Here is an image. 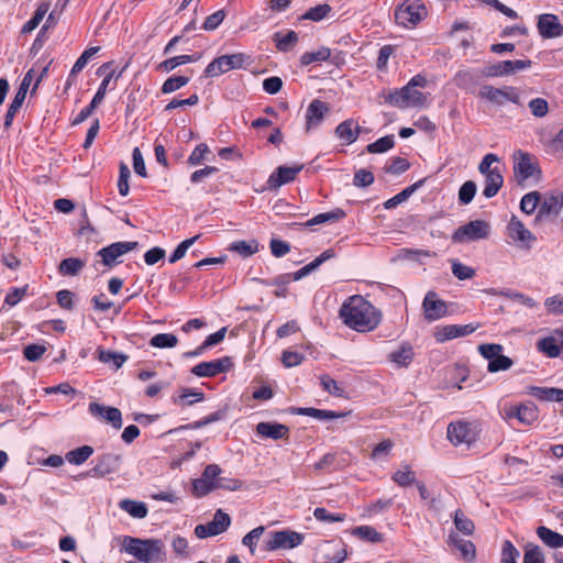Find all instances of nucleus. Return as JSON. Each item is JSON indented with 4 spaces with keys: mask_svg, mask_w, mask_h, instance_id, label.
<instances>
[{
    "mask_svg": "<svg viewBox=\"0 0 563 563\" xmlns=\"http://www.w3.org/2000/svg\"><path fill=\"white\" fill-rule=\"evenodd\" d=\"M344 324L357 332H369L378 327L382 312L360 295L351 296L340 308Z\"/></svg>",
    "mask_w": 563,
    "mask_h": 563,
    "instance_id": "1",
    "label": "nucleus"
},
{
    "mask_svg": "<svg viewBox=\"0 0 563 563\" xmlns=\"http://www.w3.org/2000/svg\"><path fill=\"white\" fill-rule=\"evenodd\" d=\"M124 550L143 563H158L166 560L165 545L159 539L124 537Z\"/></svg>",
    "mask_w": 563,
    "mask_h": 563,
    "instance_id": "2",
    "label": "nucleus"
},
{
    "mask_svg": "<svg viewBox=\"0 0 563 563\" xmlns=\"http://www.w3.org/2000/svg\"><path fill=\"white\" fill-rule=\"evenodd\" d=\"M490 232L488 222L484 220H473L459 227L452 234L453 243H468L473 241L487 239Z\"/></svg>",
    "mask_w": 563,
    "mask_h": 563,
    "instance_id": "3",
    "label": "nucleus"
},
{
    "mask_svg": "<svg viewBox=\"0 0 563 563\" xmlns=\"http://www.w3.org/2000/svg\"><path fill=\"white\" fill-rule=\"evenodd\" d=\"M250 57L244 53L222 55L214 58L205 69L207 77H216L231 69H241Z\"/></svg>",
    "mask_w": 563,
    "mask_h": 563,
    "instance_id": "4",
    "label": "nucleus"
},
{
    "mask_svg": "<svg viewBox=\"0 0 563 563\" xmlns=\"http://www.w3.org/2000/svg\"><path fill=\"white\" fill-rule=\"evenodd\" d=\"M426 16L427 8L419 0H407L395 11L397 23L404 26L416 25Z\"/></svg>",
    "mask_w": 563,
    "mask_h": 563,
    "instance_id": "5",
    "label": "nucleus"
},
{
    "mask_svg": "<svg viewBox=\"0 0 563 563\" xmlns=\"http://www.w3.org/2000/svg\"><path fill=\"white\" fill-rule=\"evenodd\" d=\"M532 62L530 59L503 60L490 64L481 69L483 77H503L514 74L518 70L529 68Z\"/></svg>",
    "mask_w": 563,
    "mask_h": 563,
    "instance_id": "6",
    "label": "nucleus"
},
{
    "mask_svg": "<svg viewBox=\"0 0 563 563\" xmlns=\"http://www.w3.org/2000/svg\"><path fill=\"white\" fill-rule=\"evenodd\" d=\"M448 439L450 442L457 446L460 444H467L476 441V431L472 423L465 421L451 422L448 426Z\"/></svg>",
    "mask_w": 563,
    "mask_h": 563,
    "instance_id": "7",
    "label": "nucleus"
},
{
    "mask_svg": "<svg viewBox=\"0 0 563 563\" xmlns=\"http://www.w3.org/2000/svg\"><path fill=\"white\" fill-rule=\"evenodd\" d=\"M232 365L231 358L224 356L209 362H201L195 365L190 372L198 377H214L221 373L228 372Z\"/></svg>",
    "mask_w": 563,
    "mask_h": 563,
    "instance_id": "8",
    "label": "nucleus"
},
{
    "mask_svg": "<svg viewBox=\"0 0 563 563\" xmlns=\"http://www.w3.org/2000/svg\"><path fill=\"white\" fill-rule=\"evenodd\" d=\"M122 457L120 454L106 453L97 457L95 466L85 475L92 477H104L117 472Z\"/></svg>",
    "mask_w": 563,
    "mask_h": 563,
    "instance_id": "9",
    "label": "nucleus"
},
{
    "mask_svg": "<svg viewBox=\"0 0 563 563\" xmlns=\"http://www.w3.org/2000/svg\"><path fill=\"white\" fill-rule=\"evenodd\" d=\"M303 541V534L291 531L282 530L276 531L272 534L271 540L267 542L266 550L274 551L280 548L294 549L300 545Z\"/></svg>",
    "mask_w": 563,
    "mask_h": 563,
    "instance_id": "10",
    "label": "nucleus"
},
{
    "mask_svg": "<svg viewBox=\"0 0 563 563\" xmlns=\"http://www.w3.org/2000/svg\"><path fill=\"white\" fill-rule=\"evenodd\" d=\"M139 243L132 242H115L97 252V255L101 257V262L104 266L112 267L115 261L121 255L131 252L137 247Z\"/></svg>",
    "mask_w": 563,
    "mask_h": 563,
    "instance_id": "11",
    "label": "nucleus"
},
{
    "mask_svg": "<svg viewBox=\"0 0 563 563\" xmlns=\"http://www.w3.org/2000/svg\"><path fill=\"white\" fill-rule=\"evenodd\" d=\"M563 207V194L552 192L547 195L539 205V211L536 217V221H542L544 219L555 218Z\"/></svg>",
    "mask_w": 563,
    "mask_h": 563,
    "instance_id": "12",
    "label": "nucleus"
},
{
    "mask_svg": "<svg viewBox=\"0 0 563 563\" xmlns=\"http://www.w3.org/2000/svg\"><path fill=\"white\" fill-rule=\"evenodd\" d=\"M506 417L516 418L525 426H531L539 418V409L532 401H527L519 406H511L505 411Z\"/></svg>",
    "mask_w": 563,
    "mask_h": 563,
    "instance_id": "13",
    "label": "nucleus"
},
{
    "mask_svg": "<svg viewBox=\"0 0 563 563\" xmlns=\"http://www.w3.org/2000/svg\"><path fill=\"white\" fill-rule=\"evenodd\" d=\"M507 234L514 242L526 249H530V243L536 241V236L516 216L511 217L507 225Z\"/></svg>",
    "mask_w": 563,
    "mask_h": 563,
    "instance_id": "14",
    "label": "nucleus"
},
{
    "mask_svg": "<svg viewBox=\"0 0 563 563\" xmlns=\"http://www.w3.org/2000/svg\"><path fill=\"white\" fill-rule=\"evenodd\" d=\"M423 312L424 318L428 321H434L442 317H444L448 312V307L444 300L438 299V295L435 291H428L423 302Z\"/></svg>",
    "mask_w": 563,
    "mask_h": 563,
    "instance_id": "15",
    "label": "nucleus"
},
{
    "mask_svg": "<svg viewBox=\"0 0 563 563\" xmlns=\"http://www.w3.org/2000/svg\"><path fill=\"white\" fill-rule=\"evenodd\" d=\"M537 27L543 38H554L563 35V25L555 14L543 13L538 18Z\"/></svg>",
    "mask_w": 563,
    "mask_h": 563,
    "instance_id": "16",
    "label": "nucleus"
},
{
    "mask_svg": "<svg viewBox=\"0 0 563 563\" xmlns=\"http://www.w3.org/2000/svg\"><path fill=\"white\" fill-rule=\"evenodd\" d=\"M303 168V165L298 166H279L275 169V172L268 177L267 188L271 190H276L285 184H289L295 180L298 173Z\"/></svg>",
    "mask_w": 563,
    "mask_h": 563,
    "instance_id": "17",
    "label": "nucleus"
},
{
    "mask_svg": "<svg viewBox=\"0 0 563 563\" xmlns=\"http://www.w3.org/2000/svg\"><path fill=\"white\" fill-rule=\"evenodd\" d=\"M88 409L93 417L106 420L107 422L111 423L114 429H120L122 427V415L118 408L107 407L98 402H91Z\"/></svg>",
    "mask_w": 563,
    "mask_h": 563,
    "instance_id": "18",
    "label": "nucleus"
},
{
    "mask_svg": "<svg viewBox=\"0 0 563 563\" xmlns=\"http://www.w3.org/2000/svg\"><path fill=\"white\" fill-rule=\"evenodd\" d=\"M329 111L330 108L327 102L320 99H313L307 108L306 130L310 131L312 128L319 125Z\"/></svg>",
    "mask_w": 563,
    "mask_h": 563,
    "instance_id": "19",
    "label": "nucleus"
},
{
    "mask_svg": "<svg viewBox=\"0 0 563 563\" xmlns=\"http://www.w3.org/2000/svg\"><path fill=\"white\" fill-rule=\"evenodd\" d=\"M320 552L323 563H342L347 556L345 548L334 541H325Z\"/></svg>",
    "mask_w": 563,
    "mask_h": 563,
    "instance_id": "20",
    "label": "nucleus"
},
{
    "mask_svg": "<svg viewBox=\"0 0 563 563\" xmlns=\"http://www.w3.org/2000/svg\"><path fill=\"white\" fill-rule=\"evenodd\" d=\"M256 432L263 438L280 440L288 438L289 428L277 422H260L256 426Z\"/></svg>",
    "mask_w": 563,
    "mask_h": 563,
    "instance_id": "21",
    "label": "nucleus"
},
{
    "mask_svg": "<svg viewBox=\"0 0 563 563\" xmlns=\"http://www.w3.org/2000/svg\"><path fill=\"white\" fill-rule=\"evenodd\" d=\"M475 327L473 324H450L442 327L437 333L435 338L439 342H444L446 340L455 339L459 336H465L475 331Z\"/></svg>",
    "mask_w": 563,
    "mask_h": 563,
    "instance_id": "22",
    "label": "nucleus"
},
{
    "mask_svg": "<svg viewBox=\"0 0 563 563\" xmlns=\"http://www.w3.org/2000/svg\"><path fill=\"white\" fill-rule=\"evenodd\" d=\"M449 544L460 551L464 561L471 562L475 559L476 549L472 541L462 539L456 532L449 534Z\"/></svg>",
    "mask_w": 563,
    "mask_h": 563,
    "instance_id": "23",
    "label": "nucleus"
},
{
    "mask_svg": "<svg viewBox=\"0 0 563 563\" xmlns=\"http://www.w3.org/2000/svg\"><path fill=\"white\" fill-rule=\"evenodd\" d=\"M291 412L300 416H308L318 420L343 418L351 413V411L335 412L331 410L317 409L311 407L292 408Z\"/></svg>",
    "mask_w": 563,
    "mask_h": 563,
    "instance_id": "24",
    "label": "nucleus"
},
{
    "mask_svg": "<svg viewBox=\"0 0 563 563\" xmlns=\"http://www.w3.org/2000/svg\"><path fill=\"white\" fill-rule=\"evenodd\" d=\"M528 394L542 401H563V389L561 388L530 386Z\"/></svg>",
    "mask_w": 563,
    "mask_h": 563,
    "instance_id": "25",
    "label": "nucleus"
},
{
    "mask_svg": "<svg viewBox=\"0 0 563 563\" xmlns=\"http://www.w3.org/2000/svg\"><path fill=\"white\" fill-rule=\"evenodd\" d=\"M360 133L361 128L355 124L353 119L344 120L335 129L336 136L345 141L347 144L354 143L360 136Z\"/></svg>",
    "mask_w": 563,
    "mask_h": 563,
    "instance_id": "26",
    "label": "nucleus"
},
{
    "mask_svg": "<svg viewBox=\"0 0 563 563\" xmlns=\"http://www.w3.org/2000/svg\"><path fill=\"white\" fill-rule=\"evenodd\" d=\"M346 216L345 211L336 208L334 210H331L329 212L319 213L311 218L310 220L306 221L305 223H301L300 225L309 228L312 225L323 224L327 222H336L341 219H343Z\"/></svg>",
    "mask_w": 563,
    "mask_h": 563,
    "instance_id": "27",
    "label": "nucleus"
},
{
    "mask_svg": "<svg viewBox=\"0 0 563 563\" xmlns=\"http://www.w3.org/2000/svg\"><path fill=\"white\" fill-rule=\"evenodd\" d=\"M485 177V186L483 189V196L485 198L495 197L504 184V177L500 172L489 173V175H484Z\"/></svg>",
    "mask_w": 563,
    "mask_h": 563,
    "instance_id": "28",
    "label": "nucleus"
},
{
    "mask_svg": "<svg viewBox=\"0 0 563 563\" xmlns=\"http://www.w3.org/2000/svg\"><path fill=\"white\" fill-rule=\"evenodd\" d=\"M537 534L549 548L559 549L563 547V534L558 533L544 526L537 528Z\"/></svg>",
    "mask_w": 563,
    "mask_h": 563,
    "instance_id": "29",
    "label": "nucleus"
},
{
    "mask_svg": "<svg viewBox=\"0 0 563 563\" xmlns=\"http://www.w3.org/2000/svg\"><path fill=\"white\" fill-rule=\"evenodd\" d=\"M231 525L230 516L222 509H218L213 519L207 523L208 530H211L213 536H218L228 530Z\"/></svg>",
    "mask_w": 563,
    "mask_h": 563,
    "instance_id": "30",
    "label": "nucleus"
},
{
    "mask_svg": "<svg viewBox=\"0 0 563 563\" xmlns=\"http://www.w3.org/2000/svg\"><path fill=\"white\" fill-rule=\"evenodd\" d=\"M120 508L126 511L131 517L143 519L147 516V507L145 503L132 499H122L119 504Z\"/></svg>",
    "mask_w": 563,
    "mask_h": 563,
    "instance_id": "31",
    "label": "nucleus"
},
{
    "mask_svg": "<svg viewBox=\"0 0 563 563\" xmlns=\"http://www.w3.org/2000/svg\"><path fill=\"white\" fill-rule=\"evenodd\" d=\"M205 394L197 389L183 388L178 396L173 397V401L180 406H191L196 402L202 401Z\"/></svg>",
    "mask_w": 563,
    "mask_h": 563,
    "instance_id": "32",
    "label": "nucleus"
},
{
    "mask_svg": "<svg viewBox=\"0 0 563 563\" xmlns=\"http://www.w3.org/2000/svg\"><path fill=\"white\" fill-rule=\"evenodd\" d=\"M536 166L531 161L528 153L519 152V158L515 164V172L519 174L522 179H528L533 176Z\"/></svg>",
    "mask_w": 563,
    "mask_h": 563,
    "instance_id": "33",
    "label": "nucleus"
},
{
    "mask_svg": "<svg viewBox=\"0 0 563 563\" xmlns=\"http://www.w3.org/2000/svg\"><path fill=\"white\" fill-rule=\"evenodd\" d=\"M273 41L279 52H288L298 42V34L295 31H288L285 35L276 32L273 35Z\"/></svg>",
    "mask_w": 563,
    "mask_h": 563,
    "instance_id": "34",
    "label": "nucleus"
},
{
    "mask_svg": "<svg viewBox=\"0 0 563 563\" xmlns=\"http://www.w3.org/2000/svg\"><path fill=\"white\" fill-rule=\"evenodd\" d=\"M93 454V448L90 445H82L80 448L74 449L66 453V460L70 464L81 465L85 463L91 455Z\"/></svg>",
    "mask_w": 563,
    "mask_h": 563,
    "instance_id": "35",
    "label": "nucleus"
},
{
    "mask_svg": "<svg viewBox=\"0 0 563 563\" xmlns=\"http://www.w3.org/2000/svg\"><path fill=\"white\" fill-rule=\"evenodd\" d=\"M49 10V3L43 2L35 10L33 16L22 26L21 33L26 34L35 30Z\"/></svg>",
    "mask_w": 563,
    "mask_h": 563,
    "instance_id": "36",
    "label": "nucleus"
},
{
    "mask_svg": "<svg viewBox=\"0 0 563 563\" xmlns=\"http://www.w3.org/2000/svg\"><path fill=\"white\" fill-rule=\"evenodd\" d=\"M479 97L496 104H503L506 98V88L500 89L485 85L479 90Z\"/></svg>",
    "mask_w": 563,
    "mask_h": 563,
    "instance_id": "37",
    "label": "nucleus"
},
{
    "mask_svg": "<svg viewBox=\"0 0 563 563\" xmlns=\"http://www.w3.org/2000/svg\"><path fill=\"white\" fill-rule=\"evenodd\" d=\"M412 357L413 351L409 344H404L389 354V360L399 366H407L412 361Z\"/></svg>",
    "mask_w": 563,
    "mask_h": 563,
    "instance_id": "38",
    "label": "nucleus"
},
{
    "mask_svg": "<svg viewBox=\"0 0 563 563\" xmlns=\"http://www.w3.org/2000/svg\"><path fill=\"white\" fill-rule=\"evenodd\" d=\"M407 90L408 87L405 86L400 89L390 90L386 95L384 93L385 101L398 108H407L409 99Z\"/></svg>",
    "mask_w": 563,
    "mask_h": 563,
    "instance_id": "39",
    "label": "nucleus"
},
{
    "mask_svg": "<svg viewBox=\"0 0 563 563\" xmlns=\"http://www.w3.org/2000/svg\"><path fill=\"white\" fill-rule=\"evenodd\" d=\"M453 521L455 528L463 534L472 536L474 533V522L461 509L455 510Z\"/></svg>",
    "mask_w": 563,
    "mask_h": 563,
    "instance_id": "40",
    "label": "nucleus"
},
{
    "mask_svg": "<svg viewBox=\"0 0 563 563\" xmlns=\"http://www.w3.org/2000/svg\"><path fill=\"white\" fill-rule=\"evenodd\" d=\"M98 353V360L102 363H110L112 362L114 364V368L119 369L123 363L128 360V356L125 354L113 352V351H106L101 347L97 349Z\"/></svg>",
    "mask_w": 563,
    "mask_h": 563,
    "instance_id": "41",
    "label": "nucleus"
},
{
    "mask_svg": "<svg viewBox=\"0 0 563 563\" xmlns=\"http://www.w3.org/2000/svg\"><path fill=\"white\" fill-rule=\"evenodd\" d=\"M84 266V261L76 257H68L60 262L58 268L59 273L64 276H75L82 269Z\"/></svg>",
    "mask_w": 563,
    "mask_h": 563,
    "instance_id": "42",
    "label": "nucleus"
},
{
    "mask_svg": "<svg viewBox=\"0 0 563 563\" xmlns=\"http://www.w3.org/2000/svg\"><path fill=\"white\" fill-rule=\"evenodd\" d=\"M537 347L549 357H558L561 354V346L556 344L553 336H547L539 340Z\"/></svg>",
    "mask_w": 563,
    "mask_h": 563,
    "instance_id": "43",
    "label": "nucleus"
},
{
    "mask_svg": "<svg viewBox=\"0 0 563 563\" xmlns=\"http://www.w3.org/2000/svg\"><path fill=\"white\" fill-rule=\"evenodd\" d=\"M199 58H200V55L174 56V57L168 58V59L164 60L163 63H161L159 68H162L166 71H170L174 68H176L183 64L192 63V62L198 60Z\"/></svg>",
    "mask_w": 563,
    "mask_h": 563,
    "instance_id": "44",
    "label": "nucleus"
},
{
    "mask_svg": "<svg viewBox=\"0 0 563 563\" xmlns=\"http://www.w3.org/2000/svg\"><path fill=\"white\" fill-rule=\"evenodd\" d=\"M178 343V339L173 333H158L155 334L151 340L150 344L157 349L174 347Z\"/></svg>",
    "mask_w": 563,
    "mask_h": 563,
    "instance_id": "45",
    "label": "nucleus"
},
{
    "mask_svg": "<svg viewBox=\"0 0 563 563\" xmlns=\"http://www.w3.org/2000/svg\"><path fill=\"white\" fill-rule=\"evenodd\" d=\"M353 534L357 536L362 540H366L373 543H377L383 540L382 533H379L375 528L369 526H361L354 528Z\"/></svg>",
    "mask_w": 563,
    "mask_h": 563,
    "instance_id": "46",
    "label": "nucleus"
},
{
    "mask_svg": "<svg viewBox=\"0 0 563 563\" xmlns=\"http://www.w3.org/2000/svg\"><path fill=\"white\" fill-rule=\"evenodd\" d=\"M395 146L394 135H386L367 145L368 153H385Z\"/></svg>",
    "mask_w": 563,
    "mask_h": 563,
    "instance_id": "47",
    "label": "nucleus"
},
{
    "mask_svg": "<svg viewBox=\"0 0 563 563\" xmlns=\"http://www.w3.org/2000/svg\"><path fill=\"white\" fill-rule=\"evenodd\" d=\"M331 51L328 47H321L317 52H306L300 57V63L303 66L310 65L314 62H324L329 59Z\"/></svg>",
    "mask_w": 563,
    "mask_h": 563,
    "instance_id": "48",
    "label": "nucleus"
},
{
    "mask_svg": "<svg viewBox=\"0 0 563 563\" xmlns=\"http://www.w3.org/2000/svg\"><path fill=\"white\" fill-rule=\"evenodd\" d=\"M541 195L538 191H531L525 195L520 201V209L527 214H531L536 211L540 205Z\"/></svg>",
    "mask_w": 563,
    "mask_h": 563,
    "instance_id": "49",
    "label": "nucleus"
},
{
    "mask_svg": "<svg viewBox=\"0 0 563 563\" xmlns=\"http://www.w3.org/2000/svg\"><path fill=\"white\" fill-rule=\"evenodd\" d=\"M393 481L401 487H408L416 483V474L409 465H405L404 470L394 473Z\"/></svg>",
    "mask_w": 563,
    "mask_h": 563,
    "instance_id": "50",
    "label": "nucleus"
},
{
    "mask_svg": "<svg viewBox=\"0 0 563 563\" xmlns=\"http://www.w3.org/2000/svg\"><path fill=\"white\" fill-rule=\"evenodd\" d=\"M452 274L459 279V280H466L472 279L476 272L473 267L464 265L457 260L452 261Z\"/></svg>",
    "mask_w": 563,
    "mask_h": 563,
    "instance_id": "51",
    "label": "nucleus"
},
{
    "mask_svg": "<svg viewBox=\"0 0 563 563\" xmlns=\"http://www.w3.org/2000/svg\"><path fill=\"white\" fill-rule=\"evenodd\" d=\"M229 250L236 252L244 257H249L257 252V242L252 241L249 243L246 241H236L230 245Z\"/></svg>",
    "mask_w": 563,
    "mask_h": 563,
    "instance_id": "52",
    "label": "nucleus"
},
{
    "mask_svg": "<svg viewBox=\"0 0 563 563\" xmlns=\"http://www.w3.org/2000/svg\"><path fill=\"white\" fill-rule=\"evenodd\" d=\"M331 7L328 3L318 4L313 8H310L302 16L301 19L305 20H311V21H321L323 20L330 12Z\"/></svg>",
    "mask_w": 563,
    "mask_h": 563,
    "instance_id": "53",
    "label": "nucleus"
},
{
    "mask_svg": "<svg viewBox=\"0 0 563 563\" xmlns=\"http://www.w3.org/2000/svg\"><path fill=\"white\" fill-rule=\"evenodd\" d=\"M189 82V77L173 76L166 79L161 88L163 93H172Z\"/></svg>",
    "mask_w": 563,
    "mask_h": 563,
    "instance_id": "54",
    "label": "nucleus"
},
{
    "mask_svg": "<svg viewBox=\"0 0 563 563\" xmlns=\"http://www.w3.org/2000/svg\"><path fill=\"white\" fill-rule=\"evenodd\" d=\"M24 100H25V97L21 96L20 93H15L12 102L9 106L5 117H4V128L5 129H9L12 125L13 119H14L16 112L22 107Z\"/></svg>",
    "mask_w": 563,
    "mask_h": 563,
    "instance_id": "55",
    "label": "nucleus"
},
{
    "mask_svg": "<svg viewBox=\"0 0 563 563\" xmlns=\"http://www.w3.org/2000/svg\"><path fill=\"white\" fill-rule=\"evenodd\" d=\"M476 190H477V186H476L475 181H473V180L465 181L460 187V190H459L460 203L468 205L474 199Z\"/></svg>",
    "mask_w": 563,
    "mask_h": 563,
    "instance_id": "56",
    "label": "nucleus"
},
{
    "mask_svg": "<svg viewBox=\"0 0 563 563\" xmlns=\"http://www.w3.org/2000/svg\"><path fill=\"white\" fill-rule=\"evenodd\" d=\"M519 555V550L512 544L511 541H504L501 547L500 563H517Z\"/></svg>",
    "mask_w": 563,
    "mask_h": 563,
    "instance_id": "57",
    "label": "nucleus"
},
{
    "mask_svg": "<svg viewBox=\"0 0 563 563\" xmlns=\"http://www.w3.org/2000/svg\"><path fill=\"white\" fill-rule=\"evenodd\" d=\"M216 489L214 482L200 477L192 482V494L196 497H202Z\"/></svg>",
    "mask_w": 563,
    "mask_h": 563,
    "instance_id": "58",
    "label": "nucleus"
},
{
    "mask_svg": "<svg viewBox=\"0 0 563 563\" xmlns=\"http://www.w3.org/2000/svg\"><path fill=\"white\" fill-rule=\"evenodd\" d=\"M410 167V163L408 159L402 158L400 156H396L391 159L389 165L384 167V170L391 175H400L407 172Z\"/></svg>",
    "mask_w": 563,
    "mask_h": 563,
    "instance_id": "59",
    "label": "nucleus"
},
{
    "mask_svg": "<svg viewBox=\"0 0 563 563\" xmlns=\"http://www.w3.org/2000/svg\"><path fill=\"white\" fill-rule=\"evenodd\" d=\"M99 51V47H90L86 49L75 62L69 77L76 76L87 65L88 60Z\"/></svg>",
    "mask_w": 563,
    "mask_h": 563,
    "instance_id": "60",
    "label": "nucleus"
},
{
    "mask_svg": "<svg viewBox=\"0 0 563 563\" xmlns=\"http://www.w3.org/2000/svg\"><path fill=\"white\" fill-rule=\"evenodd\" d=\"M200 238V235H195L190 239L184 240L181 243L177 245V247L174 250L172 255L169 256V263H176L177 261L181 260L185 255L187 250Z\"/></svg>",
    "mask_w": 563,
    "mask_h": 563,
    "instance_id": "61",
    "label": "nucleus"
},
{
    "mask_svg": "<svg viewBox=\"0 0 563 563\" xmlns=\"http://www.w3.org/2000/svg\"><path fill=\"white\" fill-rule=\"evenodd\" d=\"M528 107L536 118H544L549 113V103L543 98L530 100Z\"/></svg>",
    "mask_w": 563,
    "mask_h": 563,
    "instance_id": "62",
    "label": "nucleus"
},
{
    "mask_svg": "<svg viewBox=\"0 0 563 563\" xmlns=\"http://www.w3.org/2000/svg\"><path fill=\"white\" fill-rule=\"evenodd\" d=\"M514 362L510 357L499 354L497 357L492 360L488 363L487 369L490 373H496L499 371H507L512 366Z\"/></svg>",
    "mask_w": 563,
    "mask_h": 563,
    "instance_id": "63",
    "label": "nucleus"
},
{
    "mask_svg": "<svg viewBox=\"0 0 563 563\" xmlns=\"http://www.w3.org/2000/svg\"><path fill=\"white\" fill-rule=\"evenodd\" d=\"M523 563H544V555L538 545L526 548Z\"/></svg>",
    "mask_w": 563,
    "mask_h": 563,
    "instance_id": "64",
    "label": "nucleus"
}]
</instances>
